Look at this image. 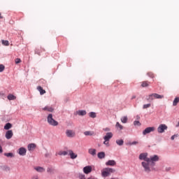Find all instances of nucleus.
<instances>
[{
	"label": "nucleus",
	"mask_w": 179,
	"mask_h": 179,
	"mask_svg": "<svg viewBox=\"0 0 179 179\" xmlns=\"http://www.w3.org/2000/svg\"><path fill=\"white\" fill-rule=\"evenodd\" d=\"M155 99H164V96L163 95H160L157 93H152V94H150L148 96H146V100L147 101H153V100H155Z\"/></svg>",
	"instance_id": "obj_1"
},
{
	"label": "nucleus",
	"mask_w": 179,
	"mask_h": 179,
	"mask_svg": "<svg viewBox=\"0 0 179 179\" xmlns=\"http://www.w3.org/2000/svg\"><path fill=\"white\" fill-rule=\"evenodd\" d=\"M47 121H48V123L49 124V125H51L52 127H57V125H58V122L57 120H54V118H52V114H51V113H50L48 115Z\"/></svg>",
	"instance_id": "obj_2"
},
{
	"label": "nucleus",
	"mask_w": 179,
	"mask_h": 179,
	"mask_svg": "<svg viewBox=\"0 0 179 179\" xmlns=\"http://www.w3.org/2000/svg\"><path fill=\"white\" fill-rule=\"evenodd\" d=\"M111 173H115V169L113 168H105L101 172L102 177H108Z\"/></svg>",
	"instance_id": "obj_3"
},
{
	"label": "nucleus",
	"mask_w": 179,
	"mask_h": 179,
	"mask_svg": "<svg viewBox=\"0 0 179 179\" xmlns=\"http://www.w3.org/2000/svg\"><path fill=\"white\" fill-rule=\"evenodd\" d=\"M167 125L164 124H161L159 126L157 127V132L158 134H164L165 131H167Z\"/></svg>",
	"instance_id": "obj_4"
},
{
	"label": "nucleus",
	"mask_w": 179,
	"mask_h": 179,
	"mask_svg": "<svg viewBox=\"0 0 179 179\" xmlns=\"http://www.w3.org/2000/svg\"><path fill=\"white\" fill-rule=\"evenodd\" d=\"M141 166L143 167L144 171H145V173H150L152 171V169H150V164L149 163L143 162L141 163Z\"/></svg>",
	"instance_id": "obj_5"
},
{
	"label": "nucleus",
	"mask_w": 179,
	"mask_h": 179,
	"mask_svg": "<svg viewBox=\"0 0 179 179\" xmlns=\"http://www.w3.org/2000/svg\"><path fill=\"white\" fill-rule=\"evenodd\" d=\"M150 132H155V127H149L145 128L143 131V135H148V134H150Z\"/></svg>",
	"instance_id": "obj_6"
},
{
	"label": "nucleus",
	"mask_w": 179,
	"mask_h": 179,
	"mask_svg": "<svg viewBox=\"0 0 179 179\" xmlns=\"http://www.w3.org/2000/svg\"><path fill=\"white\" fill-rule=\"evenodd\" d=\"M27 152V150H26L24 147L20 148L17 151V153H18L20 156H26Z\"/></svg>",
	"instance_id": "obj_7"
},
{
	"label": "nucleus",
	"mask_w": 179,
	"mask_h": 179,
	"mask_svg": "<svg viewBox=\"0 0 179 179\" xmlns=\"http://www.w3.org/2000/svg\"><path fill=\"white\" fill-rule=\"evenodd\" d=\"M151 158V164L152 166H155V163H156V162H159V156L157 155H152L150 157Z\"/></svg>",
	"instance_id": "obj_8"
},
{
	"label": "nucleus",
	"mask_w": 179,
	"mask_h": 179,
	"mask_svg": "<svg viewBox=\"0 0 179 179\" xmlns=\"http://www.w3.org/2000/svg\"><path fill=\"white\" fill-rule=\"evenodd\" d=\"M66 135L68 138H73V137H75L76 133H75V131H73L71 129H67L66 131Z\"/></svg>",
	"instance_id": "obj_9"
},
{
	"label": "nucleus",
	"mask_w": 179,
	"mask_h": 179,
	"mask_svg": "<svg viewBox=\"0 0 179 179\" xmlns=\"http://www.w3.org/2000/svg\"><path fill=\"white\" fill-rule=\"evenodd\" d=\"M111 138H113V133L108 132L106 133V136H104L103 139L106 141V142H108Z\"/></svg>",
	"instance_id": "obj_10"
},
{
	"label": "nucleus",
	"mask_w": 179,
	"mask_h": 179,
	"mask_svg": "<svg viewBox=\"0 0 179 179\" xmlns=\"http://www.w3.org/2000/svg\"><path fill=\"white\" fill-rule=\"evenodd\" d=\"M83 173L85 174H90V173H92V167L90 166H87L83 168Z\"/></svg>",
	"instance_id": "obj_11"
},
{
	"label": "nucleus",
	"mask_w": 179,
	"mask_h": 179,
	"mask_svg": "<svg viewBox=\"0 0 179 179\" xmlns=\"http://www.w3.org/2000/svg\"><path fill=\"white\" fill-rule=\"evenodd\" d=\"M12 136H13V131L12 130H8L6 132V139H11Z\"/></svg>",
	"instance_id": "obj_12"
},
{
	"label": "nucleus",
	"mask_w": 179,
	"mask_h": 179,
	"mask_svg": "<svg viewBox=\"0 0 179 179\" xmlns=\"http://www.w3.org/2000/svg\"><path fill=\"white\" fill-rule=\"evenodd\" d=\"M69 155L71 157V159H76V157H78V155L75 154L73 151H72V150H69Z\"/></svg>",
	"instance_id": "obj_13"
},
{
	"label": "nucleus",
	"mask_w": 179,
	"mask_h": 179,
	"mask_svg": "<svg viewBox=\"0 0 179 179\" xmlns=\"http://www.w3.org/2000/svg\"><path fill=\"white\" fill-rule=\"evenodd\" d=\"M117 164V162H115V160H108V162H106V166H114Z\"/></svg>",
	"instance_id": "obj_14"
},
{
	"label": "nucleus",
	"mask_w": 179,
	"mask_h": 179,
	"mask_svg": "<svg viewBox=\"0 0 179 179\" xmlns=\"http://www.w3.org/2000/svg\"><path fill=\"white\" fill-rule=\"evenodd\" d=\"M76 114L78 115L83 116V115H86L87 112L85 110H79L76 111Z\"/></svg>",
	"instance_id": "obj_15"
},
{
	"label": "nucleus",
	"mask_w": 179,
	"mask_h": 179,
	"mask_svg": "<svg viewBox=\"0 0 179 179\" xmlns=\"http://www.w3.org/2000/svg\"><path fill=\"white\" fill-rule=\"evenodd\" d=\"M88 153L91 155V156H96V150L94 148H90L88 150Z\"/></svg>",
	"instance_id": "obj_16"
},
{
	"label": "nucleus",
	"mask_w": 179,
	"mask_h": 179,
	"mask_svg": "<svg viewBox=\"0 0 179 179\" xmlns=\"http://www.w3.org/2000/svg\"><path fill=\"white\" fill-rule=\"evenodd\" d=\"M47 173L50 175L55 174V169L48 167L47 168Z\"/></svg>",
	"instance_id": "obj_17"
},
{
	"label": "nucleus",
	"mask_w": 179,
	"mask_h": 179,
	"mask_svg": "<svg viewBox=\"0 0 179 179\" xmlns=\"http://www.w3.org/2000/svg\"><path fill=\"white\" fill-rule=\"evenodd\" d=\"M34 169L38 173H44L45 171V169L41 166L35 167Z\"/></svg>",
	"instance_id": "obj_18"
},
{
	"label": "nucleus",
	"mask_w": 179,
	"mask_h": 179,
	"mask_svg": "<svg viewBox=\"0 0 179 179\" xmlns=\"http://www.w3.org/2000/svg\"><path fill=\"white\" fill-rule=\"evenodd\" d=\"M146 157H148V153H146V152L141 153L139 155L140 160H145V159H146Z\"/></svg>",
	"instance_id": "obj_19"
},
{
	"label": "nucleus",
	"mask_w": 179,
	"mask_h": 179,
	"mask_svg": "<svg viewBox=\"0 0 179 179\" xmlns=\"http://www.w3.org/2000/svg\"><path fill=\"white\" fill-rule=\"evenodd\" d=\"M37 90H38L40 94H41V95L45 94V91L44 90V89L42 88L41 86H38Z\"/></svg>",
	"instance_id": "obj_20"
},
{
	"label": "nucleus",
	"mask_w": 179,
	"mask_h": 179,
	"mask_svg": "<svg viewBox=\"0 0 179 179\" xmlns=\"http://www.w3.org/2000/svg\"><path fill=\"white\" fill-rule=\"evenodd\" d=\"M43 111H49V113H52L54 111V108L52 107H48V106H45L43 108Z\"/></svg>",
	"instance_id": "obj_21"
},
{
	"label": "nucleus",
	"mask_w": 179,
	"mask_h": 179,
	"mask_svg": "<svg viewBox=\"0 0 179 179\" xmlns=\"http://www.w3.org/2000/svg\"><path fill=\"white\" fill-rule=\"evenodd\" d=\"M97 157L99 159H104V157H106V152H100L97 154Z\"/></svg>",
	"instance_id": "obj_22"
},
{
	"label": "nucleus",
	"mask_w": 179,
	"mask_h": 179,
	"mask_svg": "<svg viewBox=\"0 0 179 179\" xmlns=\"http://www.w3.org/2000/svg\"><path fill=\"white\" fill-rule=\"evenodd\" d=\"M36 149V144L34 143H31L28 145V150H33Z\"/></svg>",
	"instance_id": "obj_23"
},
{
	"label": "nucleus",
	"mask_w": 179,
	"mask_h": 179,
	"mask_svg": "<svg viewBox=\"0 0 179 179\" xmlns=\"http://www.w3.org/2000/svg\"><path fill=\"white\" fill-rule=\"evenodd\" d=\"M121 122H122V124H127V122H128V117L127 116H124L122 117H121Z\"/></svg>",
	"instance_id": "obj_24"
},
{
	"label": "nucleus",
	"mask_w": 179,
	"mask_h": 179,
	"mask_svg": "<svg viewBox=\"0 0 179 179\" xmlns=\"http://www.w3.org/2000/svg\"><path fill=\"white\" fill-rule=\"evenodd\" d=\"M115 127H116V128H117V129H119L120 131H122V129H124V127L122 125H121V124H120V122H116Z\"/></svg>",
	"instance_id": "obj_25"
},
{
	"label": "nucleus",
	"mask_w": 179,
	"mask_h": 179,
	"mask_svg": "<svg viewBox=\"0 0 179 179\" xmlns=\"http://www.w3.org/2000/svg\"><path fill=\"white\" fill-rule=\"evenodd\" d=\"M116 143H117V145H118V146H122V145H124V140L117 139V140H116Z\"/></svg>",
	"instance_id": "obj_26"
},
{
	"label": "nucleus",
	"mask_w": 179,
	"mask_h": 179,
	"mask_svg": "<svg viewBox=\"0 0 179 179\" xmlns=\"http://www.w3.org/2000/svg\"><path fill=\"white\" fill-rule=\"evenodd\" d=\"M10 128H12V124H10V123H9V122H8V123H6V124H5V126H4V129H6V130H8V129H10Z\"/></svg>",
	"instance_id": "obj_27"
},
{
	"label": "nucleus",
	"mask_w": 179,
	"mask_h": 179,
	"mask_svg": "<svg viewBox=\"0 0 179 179\" xmlns=\"http://www.w3.org/2000/svg\"><path fill=\"white\" fill-rule=\"evenodd\" d=\"M7 99L8 100H15L16 96L15 95L12 94H10L8 95Z\"/></svg>",
	"instance_id": "obj_28"
},
{
	"label": "nucleus",
	"mask_w": 179,
	"mask_h": 179,
	"mask_svg": "<svg viewBox=\"0 0 179 179\" xmlns=\"http://www.w3.org/2000/svg\"><path fill=\"white\" fill-rule=\"evenodd\" d=\"M179 103V97H176L173 101V106H176Z\"/></svg>",
	"instance_id": "obj_29"
},
{
	"label": "nucleus",
	"mask_w": 179,
	"mask_h": 179,
	"mask_svg": "<svg viewBox=\"0 0 179 179\" xmlns=\"http://www.w3.org/2000/svg\"><path fill=\"white\" fill-rule=\"evenodd\" d=\"M89 117H90V118H96V117H97V115L95 112H90L89 113Z\"/></svg>",
	"instance_id": "obj_30"
},
{
	"label": "nucleus",
	"mask_w": 179,
	"mask_h": 179,
	"mask_svg": "<svg viewBox=\"0 0 179 179\" xmlns=\"http://www.w3.org/2000/svg\"><path fill=\"white\" fill-rule=\"evenodd\" d=\"M1 169L3 170V171H9V170H10V168L8 166H2Z\"/></svg>",
	"instance_id": "obj_31"
},
{
	"label": "nucleus",
	"mask_w": 179,
	"mask_h": 179,
	"mask_svg": "<svg viewBox=\"0 0 179 179\" xmlns=\"http://www.w3.org/2000/svg\"><path fill=\"white\" fill-rule=\"evenodd\" d=\"M66 155H68V152L67 151H60L59 152V156H66Z\"/></svg>",
	"instance_id": "obj_32"
},
{
	"label": "nucleus",
	"mask_w": 179,
	"mask_h": 179,
	"mask_svg": "<svg viewBox=\"0 0 179 179\" xmlns=\"http://www.w3.org/2000/svg\"><path fill=\"white\" fill-rule=\"evenodd\" d=\"M4 156H6V157H13V153L6 152V153H4Z\"/></svg>",
	"instance_id": "obj_33"
},
{
	"label": "nucleus",
	"mask_w": 179,
	"mask_h": 179,
	"mask_svg": "<svg viewBox=\"0 0 179 179\" xmlns=\"http://www.w3.org/2000/svg\"><path fill=\"white\" fill-rule=\"evenodd\" d=\"M151 106H152V104H150V103L144 104L143 106V109L146 110V108H149Z\"/></svg>",
	"instance_id": "obj_34"
},
{
	"label": "nucleus",
	"mask_w": 179,
	"mask_h": 179,
	"mask_svg": "<svg viewBox=\"0 0 179 179\" xmlns=\"http://www.w3.org/2000/svg\"><path fill=\"white\" fill-rule=\"evenodd\" d=\"M134 125L135 126V127H141V122H139V120H135L134 122Z\"/></svg>",
	"instance_id": "obj_35"
},
{
	"label": "nucleus",
	"mask_w": 179,
	"mask_h": 179,
	"mask_svg": "<svg viewBox=\"0 0 179 179\" xmlns=\"http://www.w3.org/2000/svg\"><path fill=\"white\" fill-rule=\"evenodd\" d=\"M84 135H85V136H92L93 134H92V131H87L84 132Z\"/></svg>",
	"instance_id": "obj_36"
},
{
	"label": "nucleus",
	"mask_w": 179,
	"mask_h": 179,
	"mask_svg": "<svg viewBox=\"0 0 179 179\" xmlns=\"http://www.w3.org/2000/svg\"><path fill=\"white\" fill-rule=\"evenodd\" d=\"M142 87H148L149 86V84H148V82L144 81L141 84Z\"/></svg>",
	"instance_id": "obj_37"
},
{
	"label": "nucleus",
	"mask_w": 179,
	"mask_h": 179,
	"mask_svg": "<svg viewBox=\"0 0 179 179\" xmlns=\"http://www.w3.org/2000/svg\"><path fill=\"white\" fill-rule=\"evenodd\" d=\"M144 162H146V163H152V160H151V158H148V157H145V159H144Z\"/></svg>",
	"instance_id": "obj_38"
},
{
	"label": "nucleus",
	"mask_w": 179,
	"mask_h": 179,
	"mask_svg": "<svg viewBox=\"0 0 179 179\" xmlns=\"http://www.w3.org/2000/svg\"><path fill=\"white\" fill-rule=\"evenodd\" d=\"M2 44H3V45H9V41H5V40H2Z\"/></svg>",
	"instance_id": "obj_39"
},
{
	"label": "nucleus",
	"mask_w": 179,
	"mask_h": 179,
	"mask_svg": "<svg viewBox=\"0 0 179 179\" xmlns=\"http://www.w3.org/2000/svg\"><path fill=\"white\" fill-rule=\"evenodd\" d=\"M5 69V66L3 64H0V72H3Z\"/></svg>",
	"instance_id": "obj_40"
},
{
	"label": "nucleus",
	"mask_w": 179,
	"mask_h": 179,
	"mask_svg": "<svg viewBox=\"0 0 179 179\" xmlns=\"http://www.w3.org/2000/svg\"><path fill=\"white\" fill-rule=\"evenodd\" d=\"M178 136V134H174L171 137V141H174L176 138Z\"/></svg>",
	"instance_id": "obj_41"
},
{
	"label": "nucleus",
	"mask_w": 179,
	"mask_h": 179,
	"mask_svg": "<svg viewBox=\"0 0 179 179\" xmlns=\"http://www.w3.org/2000/svg\"><path fill=\"white\" fill-rule=\"evenodd\" d=\"M15 64H20V62H22V60H20V58H17V59H15Z\"/></svg>",
	"instance_id": "obj_42"
},
{
	"label": "nucleus",
	"mask_w": 179,
	"mask_h": 179,
	"mask_svg": "<svg viewBox=\"0 0 179 179\" xmlns=\"http://www.w3.org/2000/svg\"><path fill=\"white\" fill-rule=\"evenodd\" d=\"M148 76L150 78H155V76L153 75V73H148Z\"/></svg>",
	"instance_id": "obj_43"
},
{
	"label": "nucleus",
	"mask_w": 179,
	"mask_h": 179,
	"mask_svg": "<svg viewBox=\"0 0 179 179\" xmlns=\"http://www.w3.org/2000/svg\"><path fill=\"white\" fill-rule=\"evenodd\" d=\"M103 145H106V146H110V143H108V141H103Z\"/></svg>",
	"instance_id": "obj_44"
},
{
	"label": "nucleus",
	"mask_w": 179,
	"mask_h": 179,
	"mask_svg": "<svg viewBox=\"0 0 179 179\" xmlns=\"http://www.w3.org/2000/svg\"><path fill=\"white\" fill-rule=\"evenodd\" d=\"M103 131H105V132H109V131H110V128L106 127L105 129H103Z\"/></svg>",
	"instance_id": "obj_45"
},
{
	"label": "nucleus",
	"mask_w": 179,
	"mask_h": 179,
	"mask_svg": "<svg viewBox=\"0 0 179 179\" xmlns=\"http://www.w3.org/2000/svg\"><path fill=\"white\" fill-rule=\"evenodd\" d=\"M130 145H138V141H133L130 143Z\"/></svg>",
	"instance_id": "obj_46"
},
{
	"label": "nucleus",
	"mask_w": 179,
	"mask_h": 179,
	"mask_svg": "<svg viewBox=\"0 0 179 179\" xmlns=\"http://www.w3.org/2000/svg\"><path fill=\"white\" fill-rule=\"evenodd\" d=\"M170 170H171V167L166 168V171H170Z\"/></svg>",
	"instance_id": "obj_47"
},
{
	"label": "nucleus",
	"mask_w": 179,
	"mask_h": 179,
	"mask_svg": "<svg viewBox=\"0 0 179 179\" xmlns=\"http://www.w3.org/2000/svg\"><path fill=\"white\" fill-rule=\"evenodd\" d=\"M80 179H86V177L85 176V175H82L80 176Z\"/></svg>",
	"instance_id": "obj_48"
},
{
	"label": "nucleus",
	"mask_w": 179,
	"mask_h": 179,
	"mask_svg": "<svg viewBox=\"0 0 179 179\" xmlns=\"http://www.w3.org/2000/svg\"><path fill=\"white\" fill-rule=\"evenodd\" d=\"M134 99H136V96L133 95V96H131V100H134Z\"/></svg>",
	"instance_id": "obj_49"
},
{
	"label": "nucleus",
	"mask_w": 179,
	"mask_h": 179,
	"mask_svg": "<svg viewBox=\"0 0 179 179\" xmlns=\"http://www.w3.org/2000/svg\"><path fill=\"white\" fill-rule=\"evenodd\" d=\"M3 152V150L2 149V146L0 145V153H2Z\"/></svg>",
	"instance_id": "obj_50"
},
{
	"label": "nucleus",
	"mask_w": 179,
	"mask_h": 179,
	"mask_svg": "<svg viewBox=\"0 0 179 179\" xmlns=\"http://www.w3.org/2000/svg\"><path fill=\"white\" fill-rule=\"evenodd\" d=\"M141 118V117L139 115H136V119L139 120Z\"/></svg>",
	"instance_id": "obj_51"
},
{
	"label": "nucleus",
	"mask_w": 179,
	"mask_h": 179,
	"mask_svg": "<svg viewBox=\"0 0 179 179\" xmlns=\"http://www.w3.org/2000/svg\"><path fill=\"white\" fill-rule=\"evenodd\" d=\"M45 157H48V153H46V154L45 155Z\"/></svg>",
	"instance_id": "obj_52"
},
{
	"label": "nucleus",
	"mask_w": 179,
	"mask_h": 179,
	"mask_svg": "<svg viewBox=\"0 0 179 179\" xmlns=\"http://www.w3.org/2000/svg\"><path fill=\"white\" fill-rule=\"evenodd\" d=\"M0 19H3V17H2V16L1 15V13H0Z\"/></svg>",
	"instance_id": "obj_53"
},
{
	"label": "nucleus",
	"mask_w": 179,
	"mask_h": 179,
	"mask_svg": "<svg viewBox=\"0 0 179 179\" xmlns=\"http://www.w3.org/2000/svg\"><path fill=\"white\" fill-rule=\"evenodd\" d=\"M87 179H94V178L90 177Z\"/></svg>",
	"instance_id": "obj_54"
},
{
	"label": "nucleus",
	"mask_w": 179,
	"mask_h": 179,
	"mask_svg": "<svg viewBox=\"0 0 179 179\" xmlns=\"http://www.w3.org/2000/svg\"><path fill=\"white\" fill-rule=\"evenodd\" d=\"M110 179H115V178H111Z\"/></svg>",
	"instance_id": "obj_55"
},
{
	"label": "nucleus",
	"mask_w": 179,
	"mask_h": 179,
	"mask_svg": "<svg viewBox=\"0 0 179 179\" xmlns=\"http://www.w3.org/2000/svg\"><path fill=\"white\" fill-rule=\"evenodd\" d=\"M178 126H179V122H178Z\"/></svg>",
	"instance_id": "obj_56"
}]
</instances>
